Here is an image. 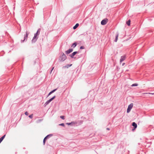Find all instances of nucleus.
Returning a JSON list of instances; mask_svg holds the SVG:
<instances>
[{
  "mask_svg": "<svg viewBox=\"0 0 154 154\" xmlns=\"http://www.w3.org/2000/svg\"><path fill=\"white\" fill-rule=\"evenodd\" d=\"M67 57L65 54L63 53L60 56L59 60L61 61H63L66 59Z\"/></svg>",
  "mask_w": 154,
  "mask_h": 154,
  "instance_id": "1",
  "label": "nucleus"
},
{
  "mask_svg": "<svg viewBox=\"0 0 154 154\" xmlns=\"http://www.w3.org/2000/svg\"><path fill=\"white\" fill-rule=\"evenodd\" d=\"M133 103H131L128 106L127 110V113H129L131 109L133 107Z\"/></svg>",
  "mask_w": 154,
  "mask_h": 154,
  "instance_id": "2",
  "label": "nucleus"
},
{
  "mask_svg": "<svg viewBox=\"0 0 154 154\" xmlns=\"http://www.w3.org/2000/svg\"><path fill=\"white\" fill-rule=\"evenodd\" d=\"M29 32H28V31H26V34H25L24 35V39L23 40H21V42H24V41L26 39V38H27V37H28V35H29Z\"/></svg>",
  "mask_w": 154,
  "mask_h": 154,
  "instance_id": "3",
  "label": "nucleus"
},
{
  "mask_svg": "<svg viewBox=\"0 0 154 154\" xmlns=\"http://www.w3.org/2000/svg\"><path fill=\"white\" fill-rule=\"evenodd\" d=\"M108 20L106 18L103 20L101 22V24L102 25H105L107 23Z\"/></svg>",
  "mask_w": 154,
  "mask_h": 154,
  "instance_id": "4",
  "label": "nucleus"
},
{
  "mask_svg": "<svg viewBox=\"0 0 154 154\" xmlns=\"http://www.w3.org/2000/svg\"><path fill=\"white\" fill-rule=\"evenodd\" d=\"M78 53V51H74L73 52L72 54H70L69 55V56L71 57L72 58H73L74 57V56L77 54Z\"/></svg>",
  "mask_w": 154,
  "mask_h": 154,
  "instance_id": "5",
  "label": "nucleus"
},
{
  "mask_svg": "<svg viewBox=\"0 0 154 154\" xmlns=\"http://www.w3.org/2000/svg\"><path fill=\"white\" fill-rule=\"evenodd\" d=\"M132 127L131 126V129L132 128L131 131H134V130H135V122H133L132 124Z\"/></svg>",
  "mask_w": 154,
  "mask_h": 154,
  "instance_id": "6",
  "label": "nucleus"
},
{
  "mask_svg": "<svg viewBox=\"0 0 154 154\" xmlns=\"http://www.w3.org/2000/svg\"><path fill=\"white\" fill-rule=\"evenodd\" d=\"M73 51V49L72 48H70L65 51L66 54H69L72 52Z\"/></svg>",
  "mask_w": 154,
  "mask_h": 154,
  "instance_id": "7",
  "label": "nucleus"
},
{
  "mask_svg": "<svg viewBox=\"0 0 154 154\" xmlns=\"http://www.w3.org/2000/svg\"><path fill=\"white\" fill-rule=\"evenodd\" d=\"M38 38V37H36L35 36H34L32 40V43H35L37 40Z\"/></svg>",
  "mask_w": 154,
  "mask_h": 154,
  "instance_id": "8",
  "label": "nucleus"
},
{
  "mask_svg": "<svg viewBox=\"0 0 154 154\" xmlns=\"http://www.w3.org/2000/svg\"><path fill=\"white\" fill-rule=\"evenodd\" d=\"M125 56H122L121 57L120 59V63H121L122 62L125 60Z\"/></svg>",
  "mask_w": 154,
  "mask_h": 154,
  "instance_id": "9",
  "label": "nucleus"
},
{
  "mask_svg": "<svg viewBox=\"0 0 154 154\" xmlns=\"http://www.w3.org/2000/svg\"><path fill=\"white\" fill-rule=\"evenodd\" d=\"M53 135L52 134H49L47 135V136H46L44 138L47 140V139L53 136Z\"/></svg>",
  "mask_w": 154,
  "mask_h": 154,
  "instance_id": "10",
  "label": "nucleus"
},
{
  "mask_svg": "<svg viewBox=\"0 0 154 154\" xmlns=\"http://www.w3.org/2000/svg\"><path fill=\"white\" fill-rule=\"evenodd\" d=\"M57 90V88H56L55 89H54L52 91H51V92H50L48 95V96L47 97H48V96H49V95H50L52 93H53L55 91Z\"/></svg>",
  "mask_w": 154,
  "mask_h": 154,
  "instance_id": "11",
  "label": "nucleus"
},
{
  "mask_svg": "<svg viewBox=\"0 0 154 154\" xmlns=\"http://www.w3.org/2000/svg\"><path fill=\"white\" fill-rule=\"evenodd\" d=\"M118 36H119V34L118 33H117L116 35L115 38L114 40V42H117Z\"/></svg>",
  "mask_w": 154,
  "mask_h": 154,
  "instance_id": "12",
  "label": "nucleus"
},
{
  "mask_svg": "<svg viewBox=\"0 0 154 154\" xmlns=\"http://www.w3.org/2000/svg\"><path fill=\"white\" fill-rule=\"evenodd\" d=\"M6 136L5 134L3 136L1 137L0 138V143H1V142L2 141V140H3L5 137V136Z\"/></svg>",
  "mask_w": 154,
  "mask_h": 154,
  "instance_id": "13",
  "label": "nucleus"
},
{
  "mask_svg": "<svg viewBox=\"0 0 154 154\" xmlns=\"http://www.w3.org/2000/svg\"><path fill=\"white\" fill-rule=\"evenodd\" d=\"M79 24L78 23H76L75 26H74L73 27V29H76L79 26Z\"/></svg>",
  "mask_w": 154,
  "mask_h": 154,
  "instance_id": "14",
  "label": "nucleus"
},
{
  "mask_svg": "<svg viewBox=\"0 0 154 154\" xmlns=\"http://www.w3.org/2000/svg\"><path fill=\"white\" fill-rule=\"evenodd\" d=\"M72 65V64H67L66 66H65L63 67V68H68L69 67L71 66Z\"/></svg>",
  "mask_w": 154,
  "mask_h": 154,
  "instance_id": "15",
  "label": "nucleus"
},
{
  "mask_svg": "<svg viewBox=\"0 0 154 154\" xmlns=\"http://www.w3.org/2000/svg\"><path fill=\"white\" fill-rule=\"evenodd\" d=\"M77 45V43L76 42H75L72 44L71 47L75 48Z\"/></svg>",
  "mask_w": 154,
  "mask_h": 154,
  "instance_id": "16",
  "label": "nucleus"
},
{
  "mask_svg": "<svg viewBox=\"0 0 154 154\" xmlns=\"http://www.w3.org/2000/svg\"><path fill=\"white\" fill-rule=\"evenodd\" d=\"M75 124V123L74 122H71L70 123H66V124L68 125H70Z\"/></svg>",
  "mask_w": 154,
  "mask_h": 154,
  "instance_id": "17",
  "label": "nucleus"
},
{
  "mask_svg": "<svg viewBox=\"0 0 154 154\" xmlns=\"http://www.w3.org/2000/svg\"><path fill=\"white\" fill-rule=\"evenodd\" d=\"M51 102L50 101L48 100H47L45 103L44 106H46L47 105H48Z\"/></svg>",
  "mask_w": 154,
  "mask_h": 154,
  "instance_id": "18",
  "label": "nucleus"
},
{
  "mask_svg": "<svg viewBox=\"0 0 154 154\" xmlns=\"http://www.w3.org/2000/svg\"><path fill=\"white\" fill-rule=\"evenodd\" d=\"M130 23H131V20H128L126 22V24L128 25V26H129L130 25Z\"/></svg>",
  "mask_w": 154,
  "mask_h": 154,
  "instance_id": "19",
  "label": "nucleus"
},
{
  "mask_svg": "<svg viewBox=\"0 0 154 154\" xmlns=\"http://www.w3.org/2000/svg\"><path fill=\"white\" fill-rule=\"evenodd\" d=\"M41 30V29L40 28H39L38 29L37 31L35 33L36 34H38V35H39L40 34V32Z\"/></svg>",
  "mask_w": 154,
  "mask_h": 154,
  "instance_id": "20",
  "label": "nucleus"
},
{
  "mask_svg": "<svg viewBox=\"0 0 154 154\" xmlns=\"http://www.w3.org/2000/svg\"><path fill=\"white\" fill-rule=\"evenodd\" d=\"M60 117L61 119L64 120L65 119V116H60Z\"/></svg>",
  "mask_w": 154,
  "mask_h": 154,
  "instance_id": "21",
  "label": "nucleus"
},
{
  "mask_svg": "<svg viewBox=\"0 0 154 154\" xmlns=\"http://www.w3.org/2000/svg\"><path fill=\"white\" fill-rule=\"evenodd\" d=\"M46 140L44 138L43 140V144L44 145H45Z\"/></svg>",
  "mask_w": 154,
  "mask_h": 154,
  "instance_id": "22",
  "label": "nucleus"
},
{
  "mask_svg": "<svg viewBox=\"0 0 154 154\" xmlns=\"http://www.w3.org/2000/svg\"><path fill=\"white\" fill-rule=\"evenodd\" d=\"M33 116V114H32L31 115H29V117L31 119H32V118Z\"/></svg>",
  "mask_w": 154,
  "mask_h": 154,
  "instance_id": "23",
  "label": "nucleus"
},
{
  "mask_svg": "<svg viewBox=\"0 0 154 154\" xmlns=\"http://www.w3.org/2000/svg\"><path fill=\"white\" fill-rule=\"evenodd\" d=\"M59 125H60V126H63V127H64L65 126V125H64V123L60 124H59Z\"/></svg>",
  "mask_w": 154,
  "mask_h": 154,
  "instance_id": "24",
  "label": "nucleus"
},
{
  "mask_svg": "<svg viewBox=\"0 0 154 154\" xmlns=\"http://www.w3.org/2000/svg\"><path fill=\"white\" fill-rule=\"evenodd\" d=\"M84 48H85V47L83 46H81L80 48V49H84Z\"/></svg>",
  "mask_w": 154,
  "mask_h": 154,
  "instance_id": "25",
  "label": "nucleus"
},
{
  "mask_svg": "<svg viewBox=\"0 0 154 154\" xmlns=\"http://www.w3.org/2000/svg\"><path fill=\"white\" fill-rule=\"evenodd\" d=\"M25 114L26 115L28 116V115L29 113L28 112H25Z\"/></svg>",
  "mask_w": 154,
  "mask_h": 154,
  "instance_id": "26",
  "label": "nucleus"
},
{
  "mask_svg": "<svg viewBox=\"0 0 154 154\" xmlns=\"http://www.w3.org/2000/svg\"><path fill=\"white\" fill-rule=\"evenodd\" d=\"M54 99L52 98H51L49 100L50 102H51Z\"/></svg>",
  "mask_w": 154,
  "mask_h": 154,
  "instance_id": "27",
  "label": "nucleus"
},
{
  "mask_svg": "<svg viewBox=\"0 0 154 154\" xmlns=\"http://www.w3.org/2000/svg\"><path fill=\"white\" fill-rule=\"evenodd\" d=\"M54 99L52 98H51L49 100L50 102H51Z\"/></svg>",
  "mask_w": 154,
  "mask_h": 154,
  "instance_id": "28",
  "label": "nucleus"
},
{
  "mask_svg": "<svg viewBox=\"0 0 154 154\" xmlns=\"http://www.w3.org/2000/svg\"><path fill=\"white\" fill-rule=\"evenodd\" d=\"M54 99L52 98H51L49 100L50 102H51Z\"/></svg>",
  "mask_w": 154,
  "mask_h": 154,
  "instance_id": "29",
  "label": "nucleus"
},
{
  "mask_svg": "<svg viewBox=\"0 0 154 154\" xmlns=\"http://www.w3.org/2000/svg\"><path fill=\"white\" fill-rule=\"evenodd\" d=\"M38 35V34H36L35 33L34 34V36H35L36 37H37V36Z\"/></svg>",
  "mask_w": 154,
  "mask_h": 154,
  "instance_id": "30",
  "label": "nucleus"
},
{
  "mask_svg": "<svg viewBox=\"0 0 154 154\" xmlns=\"http://www.w3.org/2000/svg\"><path fill=\"white\" fill-rule=\"evenodd\" d=\"M54 68V67H53V68H52V69L51 70V72H50V73H51V72H52V71L53 70V69Z\"/></svg>",
  "mask_w": 154,
  "mask_h": 154,
  "instance_id": "31",
  "label": "nucleus"
},
{
  "mask_svg": "<svg viewBox=\"0 0 154 154\" xmlns=\"http://www.w3.org/2000/svg\"><path fill=\"white\" fill-rule=\"evenodd\" d=\"M140 123H141V122L140 121H139L138 122V125H139Z\"/></svg>",
  "mask_w": 154,
  "mask_h": 154,
  "instance_id": "32",
  "label": "nucleus"
},
{
  "mask_svg": "<svg viewBox=\"0 0 154 154\" xmlns=\"http://www.w3.org/2000/svg\"><path fill=\"white\" fill-rule=\"evenodd\" d=\"M131 86H133V87H134V86H135V83L133 84Z\"/></svg>",
  "mask_w": 154,
  "mask_h": 154,
  "instance_id": "33",
  "label": "nucleus"
},
{
  "mask_svg": "<svg viewBox=\"0 0 154 154\" xmlns=\"http://www.w3.org/2000/svg\"><path fill=\"white\" fill-rule=\"evenodd\" d=\"M56 97L55 96H53L52 98H53L54 99Z\"/></svg>",
  "mask_w": 154,
  "mask_h": 154,
  "instance_id": "34",
  "label": "nucleus"
},
{
  "mask_svg": "<svg viewBox=\"0 0 154 154\" xmlns=\"http://www.w3.org/2000/svg\"><path fill=\"white\" fill-rule=\"evenodd\" d=\"M137 124L135 123V129L137 128Z\"/></svg>",
  "mask_w": 154,
  "mask_h": 154,
  "instance_id": "35",
  "label": "nucleus"
},
{
  "mask_svg": "<svg viewBox=\"0 0 154 154\" xmlns=\"http://www.w3.org/2000/svg\"><path fill=\"white\" fill-rule=\"evenodd\" d=\"M125 64V63H123L122 64V66H123Z\"/></svg>",
  "mask_w": 154,
  "mask_h": 154,
  "instance_id": "36",
  "label": "nucleus"
},
{
  "mask_svg": "<svg viewBox=\"0 0 154 154\" xmlns=\"http://www.w3.org/2000/svg\"><path fill=\"white\" fill-rule=\"evenodd\" d=\"M106 129L108 130H110L109 128H106Z\"/></svg>",
  "mask_w": 154,
  "mask_h": 154,
  "instance_id": "37",
  "label": "nucleus"
},
{
  "mask_svg": "<svg viewBox=\"0 0 154 154\" xmlns=\"http://www.w3.org/2000/svg\"><path fill=\"white\" fill-rule=\"evenodd\" d=\"M138 85L137 84L135 83V86H137Z\"/></svg>",
  "mask_w": 154,
  "mask_h": 154,
  "instance_id": "38",
  "label": "nucleus"
},
{
  "mask_svg": "<svg viewBox=\"0 0 154 154\" xmlns=\"http://www.w3.org/2000/svg\"><path fill=\"white\" fill-rule=\"evenodd\" d=\"M149 94H154V93H149Z\"/></svg>",
  "mask_w": 154,
  "mask_h": 154,
  "instance_id": "39",
  "label": "nucleus"
}]
</instances>
